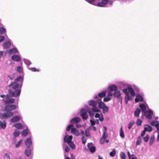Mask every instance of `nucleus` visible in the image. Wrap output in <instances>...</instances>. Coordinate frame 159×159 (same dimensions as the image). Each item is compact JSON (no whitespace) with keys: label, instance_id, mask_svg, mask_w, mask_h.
I'll return each instance as SVG.
<instances>
[{"label":"nucleus","instance_id":"obj_11","mask_svg":"<svg viewBox=\"0 0 159 159\" xmlns=\"http://www.w3.org/2000/svg\"><path fill=\"white\" fill-rule=\"evenodd\" d=\"M23 80V78L21 76H19L16 78V79L15 80L14 82L11 83V85H12L13 84H16V83H18V82H19V83H22V84Z\"/></svg>","mask_w":159,"mask_h":159},{"label":"nucleus","instance_id":"obj_3","mask_svg":"<svg viewBox=\"0 0 159 159\" xmlns=\"http://www.w3.org/2000/svg\"><path fill=\"white\" fill-rule=\"evenodd\" d=\"M13 115L14 113L12 112H4L2 114L1 117V119L2 120L3 119H7L12 116Z\"/></svg>","mask_w":159,"mask_h":159},{"label":"nucleus","instance_id":"obj_33","mask_svg":"<svg viewBox=\"0 0 159 159\" xmlns=\"http://www.w3.org/2000/svg\"><path fill=\"white\" fill-rule=\"evenodd\" d=\"M120 135L121 138H124L125 137V134L124 131L123 129L122 126H121L120 130Z\"/></svg>","mask_w":159,"mask_h":159},{"label":"nucleus","instance_id":"obj_20","mask_svg":"<svg viewBox=\"0 0 159 159\" xmlns=\"http://www.w3.org/2000/svg\"><path fill=\"white\" fill-rule=\"evenodd\" d=\"M71 132L77 136H78L80 134V133L78 130L75 128H72L71 129Z\"/></svg>","mask_w":159,"mask_h":159},{"label":"nucleus","instance_id":"obj_57","mask_svg":"<svg viewBox=\"0 0 159 159\" xmlns=\"http://www.w3.org/2000/svg\"><path fill=\"white\" fill-rule=\"evenodd\" d=\"M154 141V137H152L149 141V144L151 145H152Z\"/></svg>","mask_w":159,"mask_h":159},{"label":"nucleus","instance_id":"obj_5","mask_svg":"<svg viewBox=\"0 0 159 159\" xmlns=\"http://www.w3.org/2000/svg\"><path fill=\"white\" fill-rule=\"evenodd\" d=\"M87 110L84 108L81 109L80 111V115L83 119L86 120L88 117V115L87 113Z\"/></svg>","mask_w":159,"mask_h":159},{"label":"nucleus","instance_id":"obj_36","mask_svg":"<svg viewBox=\"0 0 159 159\" xmlns=\"http://www.w3.org/2000/svg\"><path fill=\"white\" fill-rule=\"evenodd\" d=\"M71 148L74 150L75 148V146L73 142L71 141L67 143Z\"/></svg>","mask_w":159,"mask_h":159},{"label":"nucleus","instance_id":"obj_27","mask_svg":"<svg viewBox=\"0 0 159 159\" xmlns=\"http://www.w3.org/2000/svg\"><path fill=\"white\" fill-rule=\"evenodd\" d=\"M14 102L15 99L13 98L7 99L4 101V102L6 104L13 103Z\"/></svg>","mask_w":159,"mask_h":159},{"label":"nucleus","instance_id":"obj_58","mask_svg":"<svg viewBox=\"0 0 159 159\" xmlns=\"http://www.w3.org/2000/svg\"><path fill=\"white\" fill-rule=\"evenodd\" d=\"M133 87L135 91L138 92H139V91L140 89L138 87L134 85H133Z\"/></svg>","mask_w":159,"mask_h":159},{"label":"nucleus","instance_id":"obj_12","mask_svg":"<svg viewBox=\"0 0 159 159\" xmlns=\"http://www.w3.org/2000/svg\"><path fill=\"white\" fill-rule=\"evenodd\" d=\"M80 121V119L79 117H76L73 118L70 120V122L71 124H77Z\"/></svg>","mask_w":159,"mask_h":159},{"label":"nucleus","instance_id":"obj_55","mask_svg":"<svg viewBox=\"0 0 159 159\" xmlns=\"http://www.w3.org/2000/svg\"><path fill=\"white\" fill-rule=\"evenodd\" d=\"M140 138V136H139L138 138V139L137 140L136 142V144L137 145H139L141 144V142L140 140H139V139Z\"/></svg>","mask_w":159,"mask_h":159},{"label":"nucleus","instance_id":"obj_7","mask_svg":"<svg viewBox=\"0 0 159 159\" xmlns=\"http://www.w3.org/2000/svg\"><path fill=\"white\" fill-rule=\"evenodd\" d=\"M9 87L13 89H21L22 86V83H16L11 85V84L9 85Z\"/></svg>","mask_w":159,"mask_h":159},{"label":"nucleus","instance_id":"obj_63","mask_svg":"<svg viewBox=\"0 0 159 159\" xmlns=\"http://www.w3.org/2000/svg\"><path fill=\"white\" fill-rule=\"evenodd\" d=\"M17 71L19 73H21L22 72V68L20 66H18L17 69Z\"/></svg>","mask_w":159,"mask_h":159},{"label":"nucleus","instance_id":"obj_46","mask_svg":"<svg viewBox=\"0 0 159 159\" xmlns=\"http://www.w3.org/2000/svg\"><path fill=\"white\" fill-rule=\"evenodd\" d=\"M22 139H20V140H19L17 143L15 145V147L16 148H19L21 144L22 143Z\"/></svg>","mask_w":159,"mask_h":159},{"label":"nucleus","instance_id":"obj_50","mask_svg":"<svg viewBox=\"0 0 159 159\" xmlns=\"http://www.w3.org/2000/svg\"><path fill=\"white\" fill-rule=\"evenodd\" d=\"M87 111L89 113V115L91 116H93L94 115V113L91 110H89L88 108L87 109Z\"/></svg>","mask_w":159,"mask_h":159},{"label":"nucleus","instance_id":"obj_1","mask_svg":"<svg viewBox=\"0 0 159 159\" xmlns=\"http://www.w3.org/2000/svg\"><path fill=\"white\" fill-rule=\"evenodd\" d=\"M14 90V91L11 90H9V94L11 95V97H16L19 96L21 93V89H18Z\"/></svg>","mask_w":159,"mask_h":159},{"label":"nucleus","instance_id":"obj_6","mask_svg":"<svg viewBox=\"0 0 159 159\" xmlns=\"http://www.w3.org/2000/svg\"><path fill=\"white\" fill-rule=\"evenodd\" d=\"M143 96V94H141V95L139 93H137L136 96V97L135 98V102L136 103H138L139 102H143L144 99L142 96Z\"/></svg>","mask_w":159,"mask_h":159},{"label":"nucleus","instance_id":"obj_40","mask_svg":"<svg viewBox=\"0 0 159 159\" xmlns=\"http://www.w3.org/2000/svg\"><path fill=\"white\" fill-rule=\"evenodd\" d=\"M108 134L107 133H103L102 136L101 138V140H104L107 137Z\"/></svg>","mask_w":159,"mask_h":159},{"label":"nucleus","instance_id":"obj_64","mask_svg":"<svg viewBox=\"0 0 159 159\" xmlns=\"http://www.w3.org/2000/svg\"><path fill=\"white\" fill-rule=\"evenodd\" d=\"M146 131V129H144V130L142 132L141 135V137H143L145 134V132Z\"/></svg>","mask_w":159,"mask_h":159},{"label":"nucleus","instance_id":"obj_34","mask_svg":"<svg viewBox=\"0 0 159 159\" xmlns=\"http://www.w3.org/2000/svg\"><path fill=\"white\" fill-rule=\"evenodd\" d=\"M23 61L28 66H29L31 64V62L29 60L24 58Z\"/></svg>","mask_w":159,"mask_h":159},{"label":"nucleus","instance_id":"obj_60","mask_svg":"<svg viewBox=\"0 0 159 159\" xmlns=\"http://www.w3.org/2000/svg\"><path fill=\"white\" fill-rule=\"evenodd\" d=\"M90 122L91 123V125L92 126H93L95 124V121L94 120H92L90 119Z\"/></svg>","mask_w":159,"mask_h":159},{"label":"nucleus","instance_id":"obj_53","mask_svg":"<svg viewBox=\"0 0 159 159\" xmlns=\"http://www.w3.org/2000/svg\"><path fill=\"white\" fill-rule=\"evenodd\" d=\"M134 122L133 121H131L130 122L128 125V128L129 129H130L132 127L133 125H134Z\"/></svg>","mask_w":159,"mask_h":159},{"label":"nucleus","instance_id":"obj_41","mask_svg":"<svg viewBox=\"0 0 159 159\" xmlns=\"http://www.w3.org/2000/svg\"><path fill=\"white\" fill-rule=\"evenodd\" d=\"M6 32V30L5 28L3 27H0V35L5 33Z\"/></svg>","mask_w":159,"mask_h":159},{"label":"nucleus","instance_id":"obj_15","mask_svg":"<svg viewBox=\"0 0 159 159\" xmlns=\"http://www.w3.org/2000/svg\"><path fill=\"white\" fill-rule=\"evenodd\" d=\"M108 89L111 91H115L117 90L118 87L115 84H112L108 87Z\"/></svg>","mask_w":159,"mask_h":159},{"label":"nucleus","instance_id":"obj_25","mask_svg":"<svg viewBox=\"0 0 159 159\" xmlns=\"http://www.w3.org/2000/svg\"><path fill=\"white\" fill-rule=\"evenodd\" d=\"M19 52L16 48H12L9 50V53L11 54H15L18 53Z\"/></svg>","mask_w":159,"mask_h":159},{"label":"nucleus","instance_id":"obj_17","mask_svg":"<svg viewBox=\"0 0 159 159\" xmlns=\"http://www.w3.org/2000/svg\"><path fill=\"white\" fill-rule=\"evenodd\" d=\"M7 123L6 120L0 121V129H4L6 127Z\"/></svg>","mask_w":159,"mask_h":159},{"label":"nucleus","instance_id":"obj_18","mask_svg":"<svg viewBox=\"0 0 159 159\" xmlns=\"http://www.w3.org/2000/svg\"><path fill=\"white\" fill-rule=\"evenodd\" d=\"M3 48L5 49H8L9 48L11 45V43L10 41H7L3 43Z\"/></svg>","mask_w":159,"mask_h":159},{"label":"nucleus","instance_id":"obj_4","mask_svg":"<svg viewBox=\"0 0 159 159\" xmlns=\"http://www.w3.org/2000/svg\"><path fill=\"white\" fill-rule=\"evenodd\" d=\"M16 108V106L14 104H8L5 107V111L6 112H11Z\"/></svg>","mask_w":159,"mask_h":159},{"label":"nucleus","instance_id":"obj_43","mask_svg":"<svg viewBox=\"0 0 159 159\" xmlns=\"http://www.w3.org/2000/svg\"><path fill=\"white\" fill-rule=\"evenodd\" d=\"M74 126V125L73 124H69V125L67 126L66 127V130L67 131H69L70 129L71 130V128Z\"/></svg>","mask_w":159,"mask_h":159},{"label":"nucleus","instance_id":"obj_56","mask_svg":"<svg viewBox=\"0 0 159 159\" xmlns=\"http://www.w3.org/2000/svg\"><path fill=\"white\" fill-rule=\"evenodd\" d=\"M149 136L148 135H147L145 137L143 138V140L145 142H147L149 139Z\"/></svg>","mask_w":159,"mask_h":159},{"label":"nucleus","instance_id":"obj_35","mask_svg":"<svg viewBox=\"0 0 159 159\" xmlns=\"http://www.w3.org/2000/svg\"><path fill=\"white\" fill-rule=\"evenodd\" d=\"M159 121L155 120L151 122V125L153 126L156 127L157 126V125H158L159 124Z\"/></svg>","mask_w":159,"mask_h":159},{"label":"nucleus","instance_id":"obj_32","mask_svg":"<svg viewBox=\"0 0 159 159\" xmlns=\"http://www.w3.org/2000/svg\"><path fill=\"white\" fill-rule=\"evenodd\" d=\"M128 87H129V85H128L127 88L123 89L122 91L125 93L126 95H129V90Z\"/></svg>","mask_w":159,"mask_h":159},{"label":"nucleus","instance_id":"obj_9","mask_svg":"<svg viewBox=\"0 0 159 159\" xmlns=\"http://www.w3.org/2000/svg\"><path fill=\"white\" fill-rule=\"evenodd\" d=\"M25 144L26 148H31L32 145V141L30 138H27L25 141Z\"/></svg>","mask_w":159,"mask_h":159},{"label":"nucleus","instance_id":"obj_31","mask_svg":"<svg viewBox=\"0 0 159 159\" xmlns=\"http://www.w3.org/2000/svg\"><path fill=\"white\" fill-rule=\"evenodd\" d=\"M141 112V110L139 108H137L134 111V115L136 117H139Z\"/></svg>","mask_w":159,"mask_h":159},{"label":"nucleus","instance_id":"obj_47","mask_svg":"<svg viewBox=\"0 0 159 159\" xmlns=\"http://www.w3.org/2000/svg\"><path fill=\"white\" fill-rule=\"evenodd\" d=\"M116 153V152L115 151V149H114L112 150V151L110 153L109 155L111 157H114L115 156V154Z\"/></svg>","mask_w":159,"mask_h":159},{"label":"nucleus","instance_id":"obj_52","mask_svg":"<svg viewBox=\"0 0 159 159\" xmlns=\"http://www.w3.org/2000/svg\"><path fill=\"white\" fill-rule=\"evenodd\" d=\"M85 136L86 137H89L90 135L89 130L88 129H87L85 130Z\"/></svg>","mask_w":159,"mask_h":159},{"label":"nucleus","instance_id":"obj_49","mask_svg":"<svg viewBox=\"0 0 159 159\" xmlns=\"http://www.w3.org/2000/svg\"><path fill=\"white\" fill-rule=\"evenodd\" d=\"M86 1H87L88 2H89V3L94 5H96L94 4V3L97 0H85Z\"/></svg>","mask_w":159,"mask_h":159},{"label":"nucleus","instance_id":"obj_44","mask_svg":"<svg viewBox=\"0 0 159 159\" xmlns=\"http://www.w3.org/2000/svg\"><path fill=\"white\" fill-rule=\"evenodd\" d=\"M120 157L121 159H125L126 156L125 153L123 152H120Z\"/></svg>","mask_w":159,"mask_h":159},{"label":"nucleus","instance_id":"obj_29","mask_svg":"<svg viewBox=\"0 0 159 159\" xmlns=\"http://www.w3.org/2000/svg\"><path fill=\"white\" fill-rule=\"evenodd\" d=\"M144 129H146V131L151 132L152 130V128L150 125H145L144 127Z\"/></svg>","mask_w":159,"mask_h":159},{"label":"nucleus","instance_id":"obj_2","mask_svg":"<svg viewBox=\"0 0 159 159\" xmlns=\"http://www.w3.org/2000/svg\"><path fill=\"white\" fill-rule=\"evenodd\" d=\"M143 115L145 116L148 119H151L152 117V116H154L153 111L151 109H149L143 113Z\"/></svg>","mask_w":159,"mask_h":159},{"label":"nucleus","instance_id":"obj_23","mask_svg":"<svg viewBox=\"0 0 159 159\" xmlns=\"http://www.w3.org/2000/svg\"><path fill=\"white\" fill-rule=\"evenodd\" d=\"M139 107L140 108V110H141L142 112H143V113L146 111L147 107L144 104L142 103H140L139 105Z\"/></svg>","mask_w":159,"mask_h":159},{"label":"nucleus","instance_id":"obj_59","mask_svg":"<svg viewBox=\"0 0 159 159\" xmlns=\"http://www.w3.org/2000/svg\"><path fill=\"white\" fill-rule=\"evenodd\" d=\"M5 39V37L3 35H0V43L3 41Z\"/></svg>","mask_w":159,"mask_h":159},{"label":"nucleus","instance_id":"obj_8","mask_svg":"<svg viewBox=\"0 0 159 159\" xmlns=\"http://www.w3.org/2000/svg\"><path fill=\"white\" fill-rule=\"evenodd\" d=\"M92 143H89L87 144V147L90 152L92 153H94L96 151L95 147L93 146Z\"/></svg>","mask_w":159,"mask_h":159},{"label":"nucleus","instance_id":"obj_38","mask_svg":"<svg viewBox=\"0 0 159 159\" xmlns=\"http://www.w3.org/2000/svg\"><path fill=\"white\" fill-rule=\"evenodd\" d=\"M102 109L103 113L104 114L108 111V107L107 106H105Z\"/></svg>","mask_w":159,"mask_h":159},{"label":"nucleus","instance_id":"obj_16","mask_svg":"<svg viewBox=\"0 0 159 159\" xmlns=\"http://www.w3.org/2000/svg\"><path fill=\"white\" fill-rule=\"evenodd\" d=\"M11 58L12 60L19 62L21 60L20 57L18 55H14L12 56Z\"/></svg>","mask_w":159,"mask_h":159},{"label":"nucleus","instance_id":"obj_19","mask_svg":"<svg viewBox=\"0 0 159 159\" xmlns=\"http://www.w3.org/2000/svg\"><path fill=\"white\" fill-rule=\"evenodd\" d=\"M113 96L115 98H119L122 97L121 95V93L120 91L118 90H115L113 94Z\"/></svg>","mask_w":159,"mask_h":159},{"label":"nucleus","instance_id":"obj_10","mask_svg":"<svg viewBox=\"0 0 159 159\" xmlns=\"http://www.w3.org/2000/svg\"><path fill=\"white\" fill-rule=\"evenodd\" d=\"M73 138V136L71 135L68 136L67 135H66L64 138V141L65 143H69L72 141Z\"/></svg>","mask_w":159,"mask_h":159},{"label":"nucleus","instance_id":"obj_21","mask_svg":"<svg viewBox=\"0 0 159 159\" xmlns=\"http://www.w3.org/2000/svg\"><path fill=\"white\" fill-rule=\"evenodd\" d=\"M13 126L18 129H22L24 128V127L22 124L20 123H15L13 125Z\"/></svg>","mask_w":159,"mask_h":159},{"label":"nucleus","instance_id":"obj_30","mask_svg":"<svg viewBox=\"0 0 159 159\" xmlns=\"http://www.w3.org/2000/svg\"><path fill=\"white\" fill-rule=\"evenodd\" d=\"M97 102H96L94 100H90L89 101L88 103L89 104L93 107L95 106L97 104Z\"/></svg>","mask_w":159,"mask_h":159},{"label":"nucleus","instance_id":"obj_42","mask_svg":"<svg viewBox=\"0 0 159 159\" xmlns=\"http://www.w3.org/2000/svg\"><path fill=\"white\" fill-rule=\"evenodd\" d=\"M20 134V132L19 131L15 130L13 133V136L14 137H18Z\"/></svg>","mask_w":159,"mask_h":159},{"label":"nucleus","instance_id":"obj_22","mask_svg":"<svg viewBox=\"0 0 159 159\" xmlns=\"http://www.w3.org/2000/svg\"><path fill=\"white\" fill-rule=\"evenodd\" d=\"M30 131L29 129L27 128L23 130L21 132V134L23 136L25 137L28 134Z\"/></svg>","mask_w":159,"mask_h":159},{"label":"nucleus","instance_id":"obj_26","mask_svg":"<svg viewBox=\"0 0 159 159\" xmlns=\"http://www.w3.org/2000/svg\"><path fill=\"white\" fill-rule=\"evenodd\" d=\"M107 90H104L102 91V92L99 93L98 94V96L99 97L102 98L105 97L106 94Z\"/></svg>","mask_w":159,"mask_h":159},{"label":"nucleus","instance_id":"obj_24","mask_svg":"<svg viewBox=\"0 0 159 159\" xmlns=\"http://www.w3.org/2000/svg\"><path fill=\"white\" fill-rule=\"evenodd\" d=\"M31 153V148H26L25 151V154L27 157H29L30 156Z\"/></svg>","mask_w":159,"mask_h":159},{"label":"nucleus","instance_id":"obj_54","mask_svg":"<svg viewBox=\"0 0 159 159\" xmlns=\"http://www.w3.org/2000/svg\"><path fill=\"white\" fill-rule=\"evenodd\" d=\"M111 99L110 97L107 96L106 97H105L103 99V101L105 102H107Z\"/></svg>","mask_w":159,"mask_h":159},{"label":"nucleus","instance_id":"obj_61","mask_svg":"<svg viewBox=\"0 0 159 159\" xmlns=\"http://www.w3.org/2000/svg\"><path fill=\"white\" fill-rule=\"evenodd\" d=\"M70 148L68 146H66L65 147V151L66 152H68L69 151Z\"/></svg>","mask_w":159,"mask_h":159},{"label":"nucleus","instance_id":"obj_37","mask_svg":"<svg viewBox=\"0 0 159 159\" xmlns=\"http://www.w3.org/2000/svg\"><path fill=\"white\" fill-rule=\"evenodd\" d=\"M92 110L93 112H99L100 110L96 106L92 107Z\"/></svg>","mask_w":159,"mask_h":159},{"label":"nucleus","instance_id":"obj_13","mask_svg":"<svg viewBox=\"0 0 159 159\" xmlns=\"http://www.w3.org/2000/svg\"><path fill=\"white\" fill-rule=\"evenodd\" d=\"M20 119V117L19 116H14L11 119V121L12 123H15L19 121Z\"/></svg>","mask_w":159,"mask_h":159},{"label":"nucleus","instance_id":"obj_14","mask_svg":"<svg viewBox=\"0 0 159 159\" xmlns=\"http://www.w3.org/2000/svg\"><path fill=\"white\" fill-rule=\"evenodd\" d=\"M97 102H99L98 103V107L100 109H102L105 106V104L102 101V99L101 98L98 99V100H97Z\"/></svg>","mask_w":159,"mask_h":159},{"label":"nucleus","instance_id":"obj_51","mask_svg":"<svg viewBox=\"0 0 159 159\" xmlns=\"http://www.w3.org/2000/svg\"><path fill=\"white\" fill-rule=\"evenodd\" d=\"M142 123V120L139 119H138L136 121V124L138 126H140L141 125Z\"/></svg>","mask_w":159,"mask_h":159},{"label":"nucleus","instance_id":"obj_62","mask_svg":"<svg viewBox=\"0 0 159 159\" xmlns=\"http://www.w3.org/2000/svg\"><path fill=\"white\" fill-rule=\"evenodd\" d=\"M4 159H10L9 155L7 153L5 154Z\"/></svg>","mask_w":159,"mask_h":159},{"label":"nucleus","instance_id":"obj_45","mask_svg":"<svg viewBox=\"0 0 159 159\" xmlns=\"http://www.w3.org/2000/svg\"><path fill=\"white\" fill-rule=\"evenodd\" d=\"M125 100H126L128 101H131L132 100V96H131L129 95H126L125 98Z\"/></svg>","mask_w":159,"mask_h":159},{"label":"nucleus","instance_id":"obj_28","mask_svg":"<svg viewBox=\"0 0 159 159\" xmlns=\"http://www.w3.org/2000/svg\"><path fill=\"white\" fill-rule=\"evenodd\" d=\"M129 90V93H130L132 97H134L135 94V91L131 86L129 85V87H128Z\"/></svg>","mask_w":159,"mask_h":159},{"label":"nucleus","instance_id":"obj_39","mask_svg":"<svg viewBox=\"0 0 159 159\" xmlns=\"http://www.w3.org/2000/svg\"><path fill=\"white\" fill-rule=\"evenodd\" d=\"M97 6L98 7H103L106 6V5L104 4V2L101 1V2H98L97 3Z\"/></svg>","mask_w":159,"mask_h":159},{"label":"nucleus","instance_id":"obj_48","mask_svg":"<svg viewBox=\"0 0 159 159\" xmlns=\"http://www.w3.org/2000/svg\"><path fill=\"white\" fill-rule=\"evenodd\" d=\"M28 69L29 70H31L33 71H39L40 70L39 69H36L35 67H32V68L28 67Z\"/></svg>","mask_w":159,"mask_h":159}]
</instances>
